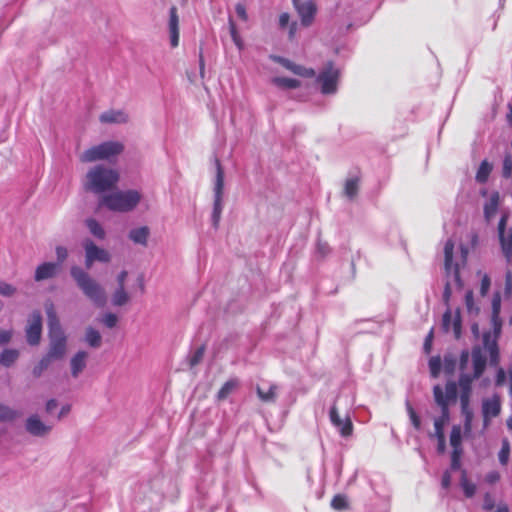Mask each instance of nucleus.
<instances>
[{
  "label": "nucleus",
  "instance_id": "f257e3e1",
  "mask_svg": "<svg viewBox=\"0 0 512 512\" xmlns=\"http://www.w3.org/2000/svg\"><path fill=\"white\" fill-rule=\"evenodd\" d=\"M498 340L492 336L491 332H484L482 336V345H475L471 352L463 350L460 355L459 382H463L467 386L479 379L484 373L487 365V358L491 366H498L500 362V351Z\"/></svg>",
  "mask_w": 512,
  "mask_h": 512
},
{
  "label": "nucleus",
  "instance_id": "f03ea898",
  "mask_svg": "<svg viewBox=\"0 0 512 512\" xmlns=\"http://www.w3.org/2000/svg\"><path fill=\"white\" fill-rule=\"evenodd\" d=\"M468 249L460 245L455 251L454 242L448 239L444 245V266L447 275V281L443 292V300L448 305L451 295L454 291H459L463 287L460 279L459 269L466 265Z\"/></svg>",
  "mask_w": 512,
  "mask_h": 512
},
{
  "label": "nucleus",
  "instance_id": "7ed1b4c3",
  "mask_svg": "<svg viewBox=\"0 0 512 512\" xmlns=\"http://www.w3.org/2000/svg\"><path fill=\"white\" fill-rule=\"evenodd\" d=\"M119 181L117 170L104 165L91 167L83 180V187L86 191L102 194L111 190Z\"/></svg>",
  "mask_w": 512,
  "mask_h": 512
},
{
  "label": "nucleus",
  "instance_id": "20e7f679",
  "mask_svg": "<svg viewBox=\"0 0 512 512\" xmlns=\"http://www.w3.org/2000/svg\"><path fill=\"white\" fill-rule=\"evenodd\" d=\"M48 328H49V350L47 356L51 360L62 359L67 352V339L58 320L53 303L45 305Z\"/></svg>",
  "mask_w": 512,
  "mask_h": 512
},
{
  "label": "nucleus",
  "instance_id": "39448f33",
  "mask_svg": "<svg viewBox=\"0 0 512 512\" xmlns=\"http://www.w3.org/2000/svg\"><path fill=\"white\" fill-rule=\"evenodd\" d=\"M70 273L77 286L94 305L97 307L106 305L107 295L101 284L78 266H73Z\"/></svg>",
  "mask_w": 512,
  "mask_h": 512
},
{
  "label": "nucleus",
  "instance_id": "423d86ee",
  "mask_svg": "<svg viewBox=\"0 0 512 512\" xmlns=\"http://www.w3.org/2000/svg\"><path fill=\"white\" fill-rule=\"evenodd\" d=\"M142 195L137 190H118L103 196L100 205L115 212L132 211L141 201Z\"/></svg>",
  "mask_w": 512,
  "mask_h": 512
},
{
  "label": "nucleus",
  "instance_id": "0eeeda50",
  "mask_svg": "<svg viewBox=\"0 0 512 512\" xmlns=\"http://www.w3.org/2000/svg\"><path fill=\"white\" fill-rule=\"evenodd\" d=\"M124 150V146L119 141H106L94 145L79 156V160L83 163H93L97 161L111 160L118 156Z\"/></svg>",
  "mask_w": 512,
  "mask_h": 512
},
{
  "label": "nucleus",
  "instance_id": "6e6552de",
  "mask_svg": "<svg viewBox=\"0 0 512 512\" xmlns=\"http://www.w3.org/2000/svg\"><path fill=\"white\" fill-rule=\"evenodd\" d=\"M216 175L213 186L214 203L212 211V225L218 228L223 210L224 171L218 159H215Z\"/></svg>",
  "mask_w": 512,
  "mask_h": 512
},
{
  "label": "nucleus",
  "instance_id": "1a4fd4ad",
  "mask_svg": "<svg viewBox=\"0 0 512 512\" xmlns=\"http://www.w3.org/2000/svg\"><path fill=\"white\" fill-rule=\"evenodd\" d=\"M339 76V70L332 63H328L317 78L321 85V92L326 95L335 94Z\"/></svg>",
  "mask_w": 512,
  "mask_h": 512
},
{
  "label": "nucleus",
  "instance_id": "9d476101",
  "mask_svg": "<svg viewBox=\"0 0 512 512\" xmlns=\"http://www.w3.org/2000/svg\"><path fill=\"white\" fill-rule=\"evenodd\" d=\"M433 395L441 410H449L450 403L455 402L457 398V384L453 381L447 382L444 390L440 385H435Z\"/></svg>",
  "mask_w": 512,
  "mask_h": 512
},
{
  "label": "nucleus",
  "instance_id": "9b49d317",
  "mask_svg": "<svg viewBox=\"0 0 512 512\" xmlns=\"http://www.w3.org/2000/svg\"><path fill=\"white\" fill-rule=\"evenodd\" d=\"M83 247L85 250V266L87 269H90L96 261L107 263L111 260V255L107 250L98 247L89 239L84 241Z\"/></svg>",
  "mask_w": 512,
  "mask_h": 512
},
{
  "label": "nucleus",
  "instance_id": "f8f14e48",
  "mask_svg": "<svg viewBox=\"0 0 512 512\" xmlns=\"http://www.w3.org/2000/svg\"><path fill=\"white\" fill-rule=\"evenodd\" d=\"M293 5L300 17L301 24L304 27L310 26L317 12L316 4L311 0H293Z\"/></svg>",
  "mask_w": 512,
  "mask_h": 512
},
{
  "label": "nucleus",
  "instance_id": "ddd939ff",
  "mask_svg": "<svg viewBox=\"0 0 512 512\" xmlns=\"http://www.w3.org/2000/svg\"><path fill=\"white\" fill-rule=\"evenodd\" d=\"M42 333V317L40 312L31 313L26 327V338L30 345H37L40 342Z\"/></svg>",
  "mask_w": 512,
  "mask_h": 512
},
{
  "label": "nucleus",
  "instance_id": "4468645a",
  "mask_svg": "<svg viewBox=\"0 0 512 512\" xmlns=\"http://www.w3.org/2000/svg\"><path fill=\"white\" fill-rule=\"evenodd\" d=\"M329 418L333 426L339 431L342 437H349L353 432V424L348 415L341 418L337 407L333 405L329 412Z\"/></svg>",
  "mask_w": 512,
  "mask_h": 512
},
{
  "label": "nucleus",
  "instance_id": "2eb2a0df",
  "mask_svg": "<svg viewBox=\"0 0 512 512\" xmlns=\"http://www.w3.org/2000/svg\"><path fill=\"white\" fill-rule=\"evenodd\" d=\"M25 428L29 434L35 437H45L52 430V426L43 422L38 415L29 416Z\"/></svg>",
  "mask_w": 512,
  "mask_h": 512
},
{
  "label": "nucleus",
  "instance_id": "dca6fc26",
  "mask_svg": "<svg viewBox=\"0 0 512 512\" xmlns=\"http://www.w3.org/2000/svg\"><path fill=\"white\" fill-rule=\"evenodd\" d=\"M500 312H501V295L499 292L494 293L492 298V314H491V324H492V330L490 331L492 333V336L495 337L496 340H498L501 328H502V320L500 318Z\"/></svg>",
  "mask_w": 512,
  "mask_h": 512
},
{
  "label": "nucleus",
  "instance_id": "f3484780",
  "mask_svg": "<svg viewBox=\"0 0 512 512\" xmlns=\"http://www.w3.org/2000/svg\"><path fill=\"white\" fill-rule=\"evenodd\" d=\"M501 411L500 399L497 395L486 398L482 401V414L484 425L487 426L490 420L499 415Z\"/></svg>",
  "mask_w": 512,
  "mask_h": 512
},
{
  "label": "nucleus",
  "instance_id": "a211bd4d",
  "mask_svg": "<svg viewBox=\"0 0 512 512\" xmlns=\"http://www.w3.org/2000/svg\"><path fill=\"white\" fill-rule=\"evenodd\" d=\"M481 194L483 196L487 197V199L484 203L483 210H484V218L489 223L494 219V217L498 211V207H499V203H500V195H499L498 191H492L490 193H487L486 191H482Z\"/></svg>",
  "mask_w": 512,
  "mask_h": 512
},
{
  "label": "nucleus",
  "instance_id": "6ab92c4d",
  "mask_svg": "<svg viewBox=\"0 0 512 512\" xmlns=\"http://www.w3.org/2000/svg\"><path fill=\"white\" fill-rule=\"evenodd\" d=\"M442 328L445 332L452 331L456 338L461 335V319L459 311L453 315L450 309H447L443 314Z\"/></svg>",
  "mask_w": 512,
  "mask_h": 512
},
{
  "label": "nucleus",
  "instance_id": "aec40b11",
  "mask_svg": "<svg viewBox=\"0 0 512 512\" xmlns=\"http://www.w3.org/2000/svg\"><path fill=\"white\" fill-rule=\"evenodd\" d=\"M89 354L86 351H78L70 359V372L74 379H77L87 367Z\"/></svg>",
  "mask_w": 512,
  "mask_h": 512
},
{
  "label": "nucleus",
  "instance_id": "412c9836",
  "mask_svg": "<svg viewBox=\"0 0 512 512\" xmlns=\"http://www.w3.org/2000/svg\"><path fill=\"white\" fill-rule=\"evenodd\" d=\"M270 58L273 61L281 64L284 68H286L287 70L291 71L292 73H294L296 75L303 76V77H314L315 76V71L313 69L305 68L303 66L297 65L286 58H283L280 56H275V55H271Z\"/></svg>",
  "mask_w": 512,
  "mask_h": 512
},
{
  "label": "nucleus",
  "instance_id": "4be33fe9",
  "mask_svg": "<svg viewBox=\"0 0 512 512\" xmlns=\"http://www.w3.org/2000/svg\"><path fill=\"white\" fill-rule=\"evenodd\" d=\"M99 120L104 124H123L129 120L128 114L124 110H108L99 116Z\"/></svg>",
  "mask_w": 512,
  "mask_h": 512
},
{
  "label": "nucleus",
  "instance_id": "5701e85b",
  "mask_svg": "<svg viewBox=\"0 0 512 512\" xmlns=\"http://www.w3.org/2000/svg\"><path fill=\"white\" fill-rule=\"evenodd\" d=\"M507 216L502 215L500 221L498 223V233L502 246V250L507 258H510L512 255V236H505V226H506Z\"/></svg>",
  "mask_w": 512,
  "mask_h": 512
},
{
  "label": "nucleus",
  "instance_id": "b1692460",
  "mask_svg": "<svg viewBox=\"0 0 512 512\" xmlns=\"http://www.w3.org/2000/svg\"><path fill=\"white\" fill-rule=\"evenodd\" d=\"M58 269H59V264L52 263V262H45L36 268L34 278L36 281H43V280L52 278L56 275Z\"/></svg>",
  "mask_w": 512,
  "mask_h": 512
},
{
  "label": "nucleus",
  "instance_id": "393cba45",
  "mask_svg": "<svg viewBox=\"0 0 512 512\" xmlns=\"http://www.w3.org/2000/svg\"><path fill=\"white\" fill-rule=\"evenodd\" d=\"M256 392L262 402L275 403L278 395V386L275 384H269L267 388L257 386Z\"/></svg>",
  "mask_w": 512,
  "mask_h": 512
},
{
  "label": "nucleus",
  "instance_id": "a878e982",
  "mask_svg": "<svg viewBox=\"0 0 512 512\" xmlns=\"http://www.w3.org/2000/svg\"><path fill=\"white\" fill-rule=\"evenodd\" d=\"M150 235V230L147 226L134 228L129 232V239L135 244L143 246L147 245V241Z\"/></svg>",
  "mask_w": 512,
  "mask_h": 512
},
{
  "label": "nucleus",
  "instance_id": "bb28decb",
  "mask_svg": "<svg viewBox=\"0 0 512 512\" xmlns=\"http://www.w3.org/2000/svg\"><path fill=\"white\" fill-rule=\"evenodd\" d=\"M449 421V410H441V416L434 420V436L441 438L444 436V426Z\"/></svg>",
  "mask_w": 512,
  "mask_h": 512
},
{
  "label": "nucleus",
  "instance_id": "cd10ccee",
  "mask_svg": "<svg viewBox=\"0 0 512 512\" xmlns=\"http://www.w3.org/2000/svg\"><path fill=\"white\" fill-rule=\"evenodd\" d=\"M111 301L114 306L126 305L130 301V296L125 287H117L112 294Z\"/></svg>",
  "mask_w": 512,
  "mask_h": 512
},
{
  "label": "nucleus",
  "instance_id": "c85d7f7f",
  "mask_svg": "<svg viewBox=\"0 0 512 512\" xmlns=\"http://www.w3.org/2000/svg\"><path fill=\"white\" fill-rule=\"evenodd\" d=\"M19 357V351L16 349H5L0 354V365L10 367Z\"/></svg>",
  "mask_w": 512,
  "mask_h": 512
},
{
  "label": "nucleus",
  "instance_id": "c756f323",
  "mask_svg": "<svg viewBox=\"0 0 512 512\" xmlns=\"http://www.w3.org/2000/svg\"><path fill=\"white\" fill-rule=\"evenodd\" d=\"M85 341L90 347L98 348L101 346L102 337L97 330L92 327H88L85 333Z\"/></svg>",
  "mask_w": 512,
  "mask_h": 512
},
{
  "label": "nucleus",
  "instance_id": "7c9ffc66",
  "mask_svg": "<svg viewBox=\"0 0 512 512\" xmlns=\"http://www.w3.org/2000/svg\"><path fill=\"white\" fill-rule=\"evenodd\" d=\"M238 386L237 379H230L223 384L217 393L218 400H225Z\"/></svg>",
  "mask_w": 512,
  "mask_h": 512
},
{
  "label": "nucleus",
  "instance_id": "2f4dec72",
  "mask_svg": "<svg viewBox=\"0 0 512 512\" xmlns=\"http://www.w3.org/2000/svg\"><path fill=\"white\" fill-rule=\"evenodd\" d=\"M272 83L280 88L294 89L300 86V81L286 77H274Z\"/></svg>",
  "mask_w": 512,
  "mask_h": 512
},
{
  "label": "nucleus",
  "instance_id": "473e14b6",
  "mask_svg": "<svg viewBox=\"0 0 512 512\" xmlns=\"http://www.w3.org/2000/svg\"><path fill=\"white\" fill-rule=\"evenodd\" d=\"M459 386L461 388V394H460L461 410L471 409L469 407L471 383H468L466 386V385H464L463 382H459Z\"/></svg>",
  "mask_w": 512,
  "mask_h": 512
},
{
  "label": "nucleus",
  "instance_id": "72a5a7b5",
  "mask_svg": "<svg viewBox=\"0 0 512 512\" xmlns=\"http://www.w3.org/2000/svg\"><path fill=\"white\" fill-rule=\"evenodd\" d=\"M491 171L492 165L487 160L482 161L476 173V180L480 183L486 182Z\"/></svg>",
  "mask_w": 512,
  "mask_h": 512
},
{
  "label": "nucleus",
  "instance_id": "f704fd0d",
  "mask_svg": "<svg viewBox=\"0 0 512 512\" xmlns=\"http://www.w3.org/2000/svg\"><path fill=\"white\" fill-rule=\"evenodd\" d=\"M359 188V180L358 178H349L345 182L344 193L349 199H353L357 193Z\"/></svg>",
  "mask_w": 512,
  "mask_h": 512
},
{
  "label": "nucleus",
  "instance_id": "c9c22d12",
  "mask_svg": "<svg viewBox=\"0 0 512 512\" xmlns=\"http://www.w3.org/2000/svg\"><path fill=\"white\" fill-rule=\"evenodd\" d=\"M86 225L92 235L99 239H104L105 231L98 221L90 218L86 220Z\"/></svg>",
  "mask_w": 512,
  "mask_h": 512
},
{
  "label": "nucleus",
  "instance_id": "e433bc0d",
  "mask_svg": "<svg viewBox=\"0 0 512 512\" xmlns=\"http://www.w3.org/2000/svg\"><path fill=\"white\" fill-rule=\"evenodd\" d=\"M462 440V430L461 427L455 425L452 427L450 434V444L453 447V450L460 451V445Z\"/></svg>",
  "mask_w": 512,
  "mask_h": 512
},
{
  "label": "nucleus",
  "instance_id": "4c0bfd02",
  "mask_svg": "<svg viewBox=\"0 0 512 512\" xmlns=\"http://www.w3.org/2000/svg\"><path fill=\"white\" fill-rule=\"evenodd\" d=\"M465 305L470 315H477L480 311L479 306L474 301V295L471 290L467 291L465 294Z\"/></svg>",
  "mask_w": 512,
  "mask_h": 512
},
{
  "label": "nucleus",
  "instance_id": "58836bf2",
  "mask_svg": "<svg viewBox=\"0 0 512 512\" xmlns=\"http://www.w3.org/2000/svg\"><path fill=\"white\" fill-rule=\"evenodd\" d=\"M51 361L52 360L47 355H45L38 362V364L34 366V368L32 370L33 376L36 378L40 377L42 375V373L49 367Z\"/></svg>",
  "mask_w": 512,
  "mask_h": 512
},
{
  "label": "nucleus",
  "instance_id": "ea45409f",
  "mask_svg": "<svg viewBox=\"0 0 512 512\" xmlns=\"http://www.w3.org/2000/svg\"><path fill=\"white\" fill-rule=\"evenodd\" d=\"M17 413L6 405L0 403V422L13 421Z\"/></svg>",
  "mask_w": 512,
  "mask_h": 512
},
{
  "label": "nucleus",
  "instance_id": "a19ab883",
  "mask_svg": "<svg viewBox=\"0 0 512 512\" xmlns=\"http://www.w3.org/2000/svg\"><path fill=\"white\" fill-rule=\"evenodd\" d=\"M477 275L480 277L481 279V283H480V294L482 296H486L487 293L489 292L490 290V287H491V279L490 277L488 276V274L486 273H482L481 271H479L477 273Z\"/></svg>",
  "mask_w": 512,
  "mask_h": 512
},
{
  "label": "nucleus",
  "instance_id": "79ce46f5",
  "mask_svg": "<svg viewBox=\"0 0 512 512\" xmlns=\"http://www.w3.org/2000/svg\"><path fill=\"white\" fill-rule=\"evenodd\" d=\"M461 486L463 488V491L467 497H472L476 492V486L469 482L465 473L463 472L462 478H461Z\"/></svg>",
  "mask_w": 512,
  "mask_h": 512
},
{
  "label": "nucleus",
  "instance_id": "37998d69",
  "mask_svg": "<svg viewBox=\"0 0 512 512\" xmlns=\"http://www.w3.org/2000/svg\"><path fill=\"white\" fill-rule=\"evenodd\" d=\"M461 411L464 416V433L470 434L472 431L473 411L471 409Z\"/></svg>",
  "mask_w": 512,
  "mask_h": 512
},
{
  "label": "nucleus",
  "instance_id": "c03bdc74",
  "mask_svg": "<svg viewBox=\"0 0 512 512\" xmlns=\"http://www.w3.org/2000/svg\"><path fill=\"white\" fill-rule=\"evenodd\" d=\"M510 445L507 439L502 442V448L499 452V461L502 465H506L509 459Z\"/></svg>",
  "mask_w": 512,
  "mask_h": 512
},
{
  "label": "nucleus",
  "instance_id": "a18cd8bd",
  "mask_svg": "<svg viewBox=\"0 0 512 512\" xmlns=\"http://www.w3.org/2000/svg\"><path fill=\"white\" fill-rule=\"evenodd\" d=\"M17 292V288L9 283L0 281V295L4 297H12Z\"/></svg>",
  "mask_w": 512,
  "mask_h": 512
},
{
  "label": "nucleus",
  "instance_id": "49530a36",
  "mask_svg": "<svg viewBox=\"0 0 512 512\" xmlns=\"http://www.w3.org/2000/svg\"><path fill=\"white\" fill-rule=\"evenodd\" d=\"M429 369L432 377H438L441 370V359L439 357H432L429 360Z\"/></svg>",
  "mask_w": 512,
  "mask_h": 512
},
{
  "label": "nucleus",
  "instance_id": "de8ad7c7",
  "mask_svg": "<svg viewBox=\"0 0 512 512\" xmlns=\"http://www.w3.org/2000/svg\"><path fill=\"white\" fill-rule=\"evenodd\" d=\"M503 176L509 178L512 175V155L506 154L503 160Z\"/></svg>",
  "mask_w": 512,
  "mask_h": 512
},
{
  "label": "nucleus",
  "instance_id": "09e8293b",
  "mask_svg": "<svg viewBox=\"0 0 512 512\" xmlns=\"http://www.w3.org/2000/svg\"><path fill=\"white\" fill-rule=\"evenodd\" d=\"M178 16L177 10L175 7L170 9V21H169V32H178Z\"/></svg>",
  "mask_w": 512,
  "mask_h": 512
},
{
  "label": "nucleus",
  "instance_id": "8fccbe9b",
  "mask_svg": "<svg viewBox=\"0 0 512 512\" xmlns=\"http://www.w3.org/2000/svg\"><path fill=\"white\" fill-rule=\"evenodd\" d=\"M102 323L108 327V328H113L116 326L117 324V321H118V318L115 314L113 313H106L102 319H101Z\"/></svg>",
  "mask_w": 512,
  "mask_h": 512
},
{
  "label": "nucleus",
  "instance_id": "3c124183",
  "mask_svg": "<svg viewBox=\"0 0 512 512\" xmlns=\"http://www.w3.org/2000/svg\"><path fill=\"white\" fill-rule=\"evenodd\" d=\"M331 505L336 510H342L347 507L346 498L342 495H336L331 502Z\"/></svg>",
  "mask_w": 512,
  "mask_h": 512
},
{
  "label": "nucleus",
  "instance_id": "603ef678",
  "mask_svg": "<svg viewBox=\"0 0 512 512\" xmlns=\"http://www.w3.org/2000/svg\"><path fill=\"white\" fill-rule=\"evenodd\" d=\"M456 367V360L452 356L444 357V370L446 373H452Z\"/></svg>",
  "mask_w": 512,
  "mask_h": 512
},
{
  "label": "nucleus",
  "instance_id": "864d4df0",
  "mask_svg": "<svg viewBox=\"0 0 512 512\" xmlns=\"http://www.w3.org/2000/svg\"><path fill=\"white\" fill-rule=\"evenodd\" d=\"M235 12H236L237 17L239 19H241L242 21L246 22L248 20V14H247L246 7L244 4H242V3L236 4Z\"/></svg>",
  "mask_w": 512,
  "mask_h": 512
},
{
  "label": "nucleus",
  "instance_id": "5fc2aeb1",
  "mask_svg": "<svg viewBox=\"0 0 512 512\" xmlns=\"http://www.w3.org/2000/svg\"><path fill=\"white\" fill-rule=\"evenodd\" d=\"M505 383H506V371L502 367H499L496 372L495 385L500 387V386H503Z\"/></svg>",
  "mask_w": 512,
  "mask_h": 512
},
{
  "label": "nucleus",
  "instance_id": "6e6d98bb",
  "mask_svg": "<svg viewBox=\"0 0 512 512\" xmlns=\"http://www.w3.org/2000/svg\"><path fill=\"white\" fill-rule=\"evenodd\" d=\"M504 294L507 297L512 295V274L510 271H508L505 275Z\"/></svg>",
  "mask_w": 512,
  "mask_h": 512
},
{
  "label": "nucleus",
  "instance_id": "4d7b16f0",
  "mask_svg": "<svg viewBox=\"0 0 512 512\" xmlns=\"http://www.w3.org/2000/svg\"><path fill=\"white\" fill-rule=\"evenodd\" d=\"M408 413H409V417H410V420L413 424V426L415 427V429H420V419L418 417V415L416 414V412L414 411V409L412 408V406L408 405Z\"/></svg>",
  "mask_w": 512,
  "mask_h": 512
},
{
  "label": "nucleus",
  "instance_id": "13d9d810",
  "mask_svg": "<svg viewBox=\"0 0 512 512\" xmlns=\"http://www.w3.org/2000/svg\"><path fill=\"white\" fill-rule=\"evenodd\" d=\"M56 256H57V260H58L57 264L60 265L63 261H65V259L68 256L67 249L63 246H57L56 247Z\"/></svg>",
  "mask_w": 512,
  "mask_h": 512
},
{
  "label": "nucleus",
  "instance_id": "bf43d9fd",
  "mask_svg": "<svg viewBox=\"0 0 512 512\" xmlns=\"http://www.w3.org/2000/svg\"><path fill=\"white\" fill-rule=\"evenodd\" d=\"M12 330H2L0 329V345H5L10 342L12 338Z\"/></svg>",
  "mask_w": 512,
  "mask_h": 512
},
{
  "label": "nucleus",
  "instance_id": "052dcab7",
  "mask_svg": "<svg viewBox=\"0 0 512 512\" xmlns=\"http://www.w3.org/2000/svg\"><path fill=\"white\" fill-rule=\"evenodd\" d=\"M203 355H204V349L203 348L197 349L195 351L194 355L190 359V365L191 366L197 365L203 358Z\"/></svg>",
  "mask_w": 512,
  "mask_h": 512
},
{
  "label": "nucleus",
  "instance_id": "680f3d73",
  "mask_svg": "<svg viewBox=\"0 0 512 512\" xmlns=\"http://www.w3.org/2000/svg\"><path fill=\"white\" fill-rule=\"evenodd\" d=\"M330 252V248L327 243L319 241L317 243V254L321 257L326 256Z\"/></svg>",
  "mask_w": 512,
  "mask_h": 512
},
{
  "label": "nucleus",
  "instance_id": "e2e57ef3",
  "mask_svg": "<svg viewBox=\"0 0 512 512\" xmlns=\"http://www.w3.org/2000/svg\"><path fill=\"white\" fill-rule=\"evenodd\" d=\"M289 22H290V15L288 13L285 12L279 16V26L281 29L287 28L289 25Z\"/></svg>",
  "mask_w": 512,
  "mask_h": 512
},
{
  "label": "nucleus",
  "instance_id": "0e129e2a",
  "mask_svg": "<svg viewBox=\"0 0 512 512\" xmlns=\"http://www.w3.org/2000/svg\"><path fill=\"white\" fill-rule=\"evenodd\" d=\"M127 271H121L117 276L118 287H125V281L127 278Z\"/></svg>",
  "mask_w": 512,
  "mask_h": 512
},
{
  "label": "nucleus",
  "instance_id": "69168bd1",
  "mask_svg": "<svg viewBox=\"0 0 512 512\" xmlns=\"http://www.w3.org/2000/svg\"><path fill=\"white\" fill-rule=\"evenodd\" d=\"M231 40L238 47V49L243 48V43H242L240 34H236V33L231 34Z\"/></svg>",
  "mask_w": 512,
  "mask_h": 512
},
{
  "label": "nucleus",
  "instance_id": "338daca9",
  "mask_svg": "<svg viewBox=\"0 0 512 512\" xmlns=\"http://www.w3.org/2000/svg\"><path fill=\"white\" fill-rule=\"evenodd\" d=\"M169 44L172 48L177 47L179 45V34H170Z\"/></svg>",
  "mask_w": 512,
  "mask_h": 512
},
{
  "label": "nucleus",
  "instance_id": "774afa93",
  "mask_svg": "<svg viewBox=\"0 0 512 512\" xmlns=\"http://www.w3.org/2000/svg\"><path fill=\"white\" fill-rule=\"evenodd\" d=\"M450 483H451V475L449 472H445L442 477V482H441L442 487L448 488Z\"/></svg>",
  "mask_w": 512,
  "mask_h": 512
}]
</instances>
